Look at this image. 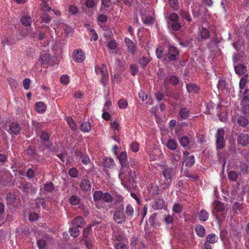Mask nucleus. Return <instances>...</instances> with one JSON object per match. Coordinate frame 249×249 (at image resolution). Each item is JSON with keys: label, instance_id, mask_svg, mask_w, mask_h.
Segmentation results:
<instances>
[{"label": "nucleus", "instance_id": "f257e3e1", "mask_svg": "<svg viewBox=\"0 0 249 249\" xmlns=\"http://www.w3.org/2000/svg\"><path fill=\"white\" fill-rule=\"evenodd\" d=\"M179 56L178 49L174 46H169L167 52L163 55V58L165 61L171 63L177 60Z\"/></svg>", "mask_w": 249, "mask_h": 249}, {"label": "nucleus", "instance_id": "f03ea898", "mask_svg": "<svg viewBox=\"0 0 249 249\" xmlns=\"http://www.w3.org/2000/svg\"><path fill=\"white\" fill-rule=\"evenodd\" d=\"M213 205L214 209L213 211V213L216 217V218L218 220H221L220 218H218V215L217 214L218 213H221V214L222 217L224 218L227 212V210L226 209L224 204L220 201L215 200L213 202Z\"/></svg>", "mask_w": 249, "mask_h": 249}, {"label": "nucleus", "instance_id": "7ed1b4c3", "mask_svg": "<svg viewBox=\"0 0 249 249\" xmlns=\"http://www.w3.org/2000/svg\"><path fill=\"white\" fill-rule=\"evenodd\" d=\"M121 174L120 176L121 178L123 177L122 179V184L124 185V187L128 191L131 192L132 188L134 187V178L131 172H128L127 174L124 175Z\"/></svg>", "mask_w": 249, "mask_h": 249}, {"label": "nucleus", "instance_id": "20e7f679", "mask_svg": "<svg viewBox=\"0 0 249 249\" xmlns=\"http://www.w3.org/2000/svg\"><path fill=\"white\" fill-rule=\"evenodd\" d=\"M225 131L223 128H219L215 134L216 150L218 151L225 146L226 140L224 138Z\"/></svg>", "mask_w": 249, "mask_h": 249}, {"label": "nucleus", "instance_id": "39448f33", "mask_svg": "<svg viewBox=\"0 0 249 249\" xmlns=\"http://www.w3.org/2000/svg\"><path fill=\"white\" fill-rule=\"evenodd\" d=\"M110 126L114 130V135L112 136V138L118 143H120V125L116 119H110Z\"/></svg>", "mask_w": 249, "mask_h": 249}, {"label": "nucleus", "instance_id": "423d86ee", "mask_svg": "<svg viewBox=\"0 0 249 249\" xmlns=\"http://www.w3.org/2000/svg\"><path fill=\"white\" fill-rule=\"evenodd\" d=\"M123 210L124 207H122V205L118 209H115L113 215V219L115 222L121 224L124 221L125 216Z\"/></svg>", "mask_w": 249, "mask_h": 249}, {"label": "nucleus", "instance_id": "0eeeda50", "mask_svg": "<svg viewBox=\"0 0 249 249\" xmlns=\"http://www.w3.org/2000/svg\"><path fill=\"white\" fill-rule=\"evenodd\" d=\"M95 72L97 74H101L102 76L101 82L102 84L105 86L108 81V73L107 66L103 65L101 67H96Z\"/></svg>", "mask_w": 249, "mask_h": 249}, {"label": "nucleus", "instance_id": "6e6552de", "mask_svg": "<svg viewBox=\"0 0 249 249\" xmlns=\"http://www.w3.org/2000/svg\"><path fill=\"white\" fill-rule=\"evenodd\" d=\"M162 173L166 181L172 182L175 175V172L173 168L167 166L163 167L162 168Z\"/></svg>", "mask_w": 249, "mask_h": 249}, {"label": "nucleus", "instance_id": "1a4fd4ad", "mask_svg": "<svg viewBox=\"0 0 249 249\" xmlns=\"http://www.w3.org/2000/svg\"><path fill=\"white\" fill-rule=\"evenodd\" d=\"M112 195H113L112 194ZM123 200V197L121 195H115L112 196L110 194V205H114L115 209H118L121 205L122 207H124V205L122 203Z\"/></svg>", "mask_w": 249, "mask_h": 249}, {"label": "nucleus", "instance_id": "9d476101", "mask_svg": "<svg viewBox=\"0 0 249 249\" xmlns=\"http://www.w3.org/2000/svg\"><path fill=\"white\" fill-rule=\"evenodd\" d=\"M124 43L127 47V50L132 55L136 53V47L133 42L128 37L124 38Z\"/></svg>", "mask_w": 249, "mask_h": 249}, {"label": "nucleus", "instance_id": "9b49d317", "mask_svg": "<svg viewBox=\"0 0 249 249\" xmlns=\"http://www.w3.org/2000/svg\"><path fill=\"white\" fill-rule=\"evenodd\" d=\"M237 141L243 146H247L249 144V136L247 134L241 133L238 136Z\"/></svg>", "mask_w": 249, "mask_h": 249}, {"label": "nucleus", "instance_id": "f8f14e48", "mask_svg": "<svg viewBox=\"0 0 249 249\" xmlns=\"http://www.w3.org/2000/svg\"><path fill=\"white\" fill-rule=\"evenodd\" d=\"M73 60L77 62L80 63L85 59L84 52L81 50H75L73 52Z\"/></svg>", "mask_w": 249, "mask_h": 249}, {"label": "nucleus", "instance_id": "ddd939ff", "mask_svg": "<svg viewBox=\"0 0 249 249\" xmlns=\"http://www.w3.org/2000/svg\"><path fill=\"white\" fill-rule=\"evenodd\" d=\"M190 111L186 107H181L179 111V117L181 120H187L190 117Z\"/></svg>", "mask_w": 249, "mask_h": 249}, {"label": "nucleus", "instance_id": "4468645a", "mask_svg": "<svg viewBox=\"0 0 249 249\" xmlns=\"http://www.w3.org/2000/svg\"><path fill=\"white\" fill-rule=\"evenodd\" d=\"M181 159V152L179 150H176L172 153L171 162L175 167L177 165L178 162Z\"/></svg>", "mask_w": 249, "mask_h": 249}, {"label": "nucleus", "instance_id": "2eb2a0df", "mask_svg": "<svg viewBox=\"0 0 249 249\" xmlns=\"http://www.w3.org/2000/svg\"><path fill=\"white\" fill-rule=\"evenodd\" d=\"M10 174L5 171H0V183L4 184L11 180Z\"/></svg>", "mask_w": 249, "mask_h": 249}, {"label": "nucleus", "instance_id": "dca6fc26", "mask_svg": "<svg viewBox=\"0 0 249 249\" xmlns=\"http://www.w3.org/2000/svg\"><path fill=\"white\" fill-rule=\"evenodd\" d=\"M186 87L187 90L189 93L197 94L198 93L200 89L199 87L195 84H187Z\"/></svg>", "mask_w": 249, "mask_h": 249}, {"label": "nucleus", "instance_id": "f3484780", "mask_svg": "<svg viewBox=\"0 0 249 249\" xmlns=\"http://www.w3.org/2000/svg\"><path fill=\"white\" fill-rule=\"evenodd\" d=\"M59 28L61 30L62 33L66 36L71 35L72 33L73 29L70 26L61 23L59 24Z\"/></svg>", "mask_w": 249, "mask_h": 249}, {"label": "nucleus", "instance_id": "a211bd4d", "mask_svg": "<svg viewBox=\"0 0 249 249\" xmlns=\"http://www.w3.org/2000/svg\"><path fill=\"white\" fill-rule=\"evenodd\" d=\"M152 60V58L149 56H143L139 59V64L141 67L145 69L147 65Z\"/></svg>", "mask_w": 249, "mask_h": 249}, {"label": "nucleus", "instance_id": "6ab92c4d", "mask_svg": "<svg viewBox=\"0 0 249 249\" xmlns=\"http://www.w3.org/2000/svg\"><path fill=\"white\" fill-rule=\"evenodd\" d=\"M195 231L199 237H204L206 235V230L201 225H197L196 226Z\"/></svg>", "mask_w": 249, "mask_h": 249}, {"label": "nucleus", "instance_id": "aec40b11", "mask_svg": "<svg viewBox=\"0 0 249 249\" xmlns=\"http://www.w3.org/2000/svg\"><path fill=\"white\" fill-rule=\"evenodd\" d=\"M80 187L83 191H89L91 188V183L89 180L83 179L80 183Z\"/></svg>", "mask_w": 249, "mask_h": 249}, {"label": "nucleus", "instance_id": "412c9836", "mask_svg": "<svg viewBox=\"0 0 249 249\" xmlns=\"http://www.w3.org/2000/svg\"><path fill=\"white\" fill-rule=\"evenodd\" d=\"M50 60V55L46 53H42L40 54V56L39 59L41 65H46L47 64H48Z\"/></svg>", "mask_w": 249, "mask_h": 249}, {"label": "nucleus", "instance_id": "4be33fe9", "mask_svg": "<svg viewBox=\"0 0 249 249\" xmlns=\"http://www.w3.org/2000/svg\"><path fill=\"white\" fill-rule=\"evenodd\" d=\"M21 130L19 124L17 122H13L10 126V130L11 133L18 134Z\"/></svg>", "mask_w": 249, "mask_h": 249}, {"label": "nucleus", "instance_id": "5701e85b", "mask_svg": "<svg viewBox=\"0 0 249 249\" xmlns=\"http://www.w3.org/2000/svg\"><path fill=\"white\" fill-rule=\"evenodd\" d=\"M234 70L237 74L241 75L246 72L247 67L242 64H238L234 66Z\"/></svg>", "mask_w": 249, "mask_h": 249}, {"label": "nucleus", "instance_id": "b1692460", "mask_svg": "<svg viewBox=\"0 0 249 249\" xmlns=\"http://www.w3.org/2000/svg\"><path fill=\"white\" fill-rule=\"evenodd\" d=\"M72 223L74 225L77 227L82 228L85 226L86 222L83 217L77 216L73 219Z\"/></svg>", "mask_w": 249, "mask_h": 249}, {"label": "nucleus", "instance_id": "393cba45", "mask_svg": "<svg viewBox=\"0 0 249 249\" xmlns=\"http://www.w3.org/2000/svg\"><path fill=\"white\" fill-rule=\"evenodd\" d=\"M166 146L171 150H176L178 146V143L174 139H169L166 142Z\"/></svg>", "mask_w": 249, "mask_h": 249}, {"label": "nucleus", "instance_id": "a878e982", "mask_svg": "<svg viewBox=\"0 0 249 249\" xmlns=\"http://www.w3.org/2000/svg\"><path fill=\"white\" fill-rule=\"evenodd\" d=\"M118 158L122 166L125 167L126 166L127 163V155L125 152H121Z\"/></svg>", "mask_w": 249, "mask_h": 249}, {"label": "nucleus", "instance_id": "bb28decb", "mask_svg": "<svg viewBox=\"0 0 249 249\" xmlns=\"http://www.w3.org/2000/svg\"><path fill=\"white\" fill-rule=\"evenodd\" d=\"M35 109L38 113H44L46 109L45 104L42 102H37L36 104Z\"/></svg>", "mask_w": 249, "mask_h": 249}, {"label": "nucleus", "instance_id": "cd10ccee", "mask_svg": "<svg viewBox=\"0 0 249 249\" xmlns=\"http://www.w3.org/2000/svg\"><path fill=\"white\" fill-rule=\"evenodd\" d=\"M22 24L25 26H30L33 21L32 18L28 15H25L20 19Z\"/></svg>", "mask_w": 249, "mask_h": 249}, {"label": "nucleus", "instance_id": "c85d7f7f", "mask_svg": "<svg viewBox=\"0 0 249 249\" xmlns=\"http://www.w3.org/2000/svg\"><path fill=\"white\" fill-rule=\"evenodd\" d=\"M218 238L214 233H211L207 235L205 238V241L211 244H214L218 241Z\"/></svg>", "mask_w": 249, "mask_h": 249}, {"label": "nucleus", "instance_id": "c756f323", "mask_svg": "<svg viewBox=\"0 0 249 249\" xmlns=\"http://www.w3.org/2000/svg\"><path fill=\"white\" fill-rule=\"evenodd\" d=\"M195 161V157L194 155H190L188 158H186L185 160H183L182 162V165L183 163L185 162V166L187 167H191L192 166Z\"/></svg>", "mask_w": 249, "mask_h": 249}, {"label": "nucleus", "instance_id": "7c9ffc66", "mask_svg": "<svg viewBox=\"0 0 249 249\" xmlns=\"http://www.w3.org/2000/svg\"><path fill=\"white\" fill-rule=\"evenodd\" d=\"M179 15L183 19L186 20L188 22H191L192 19L189 13L184 10H180L179 12Z\"/></svg>", "mask_w": 249, "mask_h": 249}, {"label": "nucleus", "instance_id": "2f4dec72", "mask_svg": "<svg viewBox=\"0 0 249 249\" xmlns=\"http://www.w3.org/2000/svg\"><path fill=\"white\" fill-rule=\"evenodd\" d=\"M198 217L200 221H205L208 219L209 213L206 210L202 209L198 213Z\"/></svg>", "mask_w": 249, "mask_h": 249}, {"label": "nucleus", "instance_id": "473e14b6", "mask_svg": "<svg viewBox=\"0 0 249 249\" xmlns=\"http://www.w3.org/2000/svg\"><path fill=\"white\" fill-rule=\"evenodd\" d=\"M165 201L161 198H159L156 200V201L153 204V207L155 209H161L164 206Z\"/></svg>", "mask_w": 249, "mask_h": 249}, {"label": "nucleus", "instance_id": "72a5a7b5", "mask_svg": "<svg viewBox=\"0 0 249 249\" xmlns=\"http://www.w3.org/2000/svg\"><path fill=\"white\" fill-rule=\"evenodd\" d=\"M167 23L174 31H178L181 28L180 23L179 22V20L172 22L171 23H170L169 21H168Z\"/></svg>", "mask_w": 249, "mask_h": 249}, {"label": "nucleus", "instance_id": "f704fd0d", "mask_svg": "<svg viewBox=\"0 0 249 249\" xmlns=\"http://www.w3.org/2000/svg\"><path fill=\"white\" fill-rule=\"evenodd\" d=\"M108 102L107 101L105 103V106L103 108V114L102 115L103 118L106 120H109V113L108 112Z\"/></svg>", "mask_w": 249, "mask_h": 249}, {"label": "nucleus", "instance_id": "c9c22d12", "mask_svg": "<svg viewBox=\"0 0 249 249\" xmlns=\"http://www.w3.org/2000/svg\"><path fill=\"white\" fill-rule=\"evenodd\" d=\"M180 144L183 147L187 146L190 142V138L187 136H183L178 140Z\"/></svg>", "mask_w": 249, "mask_h": 249}, {"label": "nucleus", "instance_id": "e433bc0d", "mask_svg": "<svg viewBox=\"0 0 249 249\" xmlns=\"http://www.w3.org/2000/svg\"><path fill=\"white\" fill-rule=\"evenodd\" d=\"M237 122L239 125L245 127L248 124L249 121L245 117L241 116L238 117Z\"/></svg>", "mask_w": 249, "mask_h": 249}, {"label": "nucleus", "instance_id": "4c0bfd02", "mask_svg": "<svg viewBox=\"0 0 249 249\" xmlns=\"http://www.w3.org/2000/svg\"><path fill=\"white\" fill-rule=\"evenodd\" d=\"M228 177L230 180L236 181L238 179V174L235 171L231 170L228 172Z\"/></svg>", "mask_w": 249, "mask_h": 249}, {"label": "nucleus", "instance_id": "58836bf2", "mask_svg": "<svg viewBox=\"0 0 249 249\" xmlns=\"http://www.w3.org/2000/svg\"><path fill=\"white\" fill-rule=\"evenodd\" d=\"M7 82L10 87L11 89L14 91L17 89L18 84L17 82L12 78L9 77L7 78Z\"/></svg>", "mask_w": 249, "mask_h": 249}, {"label": "nucleus", "instance_id": "ea45409f", "mask_svg": "<svg viewBox=\"0 0 249 249\" xmlns=\"http://www.w3.org/2000/svg\"><path fill=\"white\" fill-rule=\"evenodd\" d=\"M183 206L179 203H175L172 207V211L174 213L179 214L182 211Z\"/></svg>", "mask_w": 249, "mask_h": 249}, {"label": "nucleus", "instance_id": "a19ab883", "mask_svg": "<svg viewBox=\"0 0 249 249\" xmlns=\"http://www.w3.org/2000/svg\"><path fill=\"white\" fill-rule=\"evenodd\" d=\"M142 243V241H140L137 236H133L131 239V246L132 249H137V246L139 244Z\"/></svg>", "mask_w": 249, "mask_h": 249}, {"label": "nucleus", "instance_id": "79ce46f5", "mask_svg": "<svg viewBox=\"0 0 249 249\" xmlns=\"http://www.w3.org/2000/svg\"><path fill=\"white\" fill-rule=\"evenodd\" d=\"M168 80L173 86H176L179 82L178 77L174 75H172L169 76Z\"/></svg>", "mask_w": 249, "mask_h": 249}, {"label": "nucleus", "instance_id": "37998d69", "mask_svg": "<svg viewBox=\"0 0 249 249\" xmlns=\"http://www.w3.org/2000/svg\"><path fill=\"white\" fill-rule=\"evenodd\" d=\"M91 129V126L89 122L83 123L80 126L81 131L84 132H88Z\"/></svg>", "mask_w": 249, "mask_h": 249}, {"label": "nucleus", "instance_id": "c03bdc74", "mask_svg": "<svg viewBox=\"0 0 249 249\" xmlns=\"http://www.w3.org/2000/svg\"><path fill=\"white\" fill-rule=\"evenodd\" d=\"M2 43L4 45H10L15 43V40L10 37L3 36L2 38Z\"/></svg>", "mask_w": 249, "mask_h": 249}, {"label": "nucleus", "instance_id": "a18cd8bd", "mask_svg": "<svg viewBox=\"0 0 249 249\" xmlns=\"http://www.w3.org/2000/svg\"><path fill=\"white\" fill-rule=\"evenodd\" d=\"M125 214L129 217H132L133 216L134 209L131 205L128 204L126 206L125 209Z\"/></svg>", "mask_w": 249, "mask_h": 249}, {"label": "nucleus", "instance_id": "49530a36", "mask_svg": "<svg viewBox=\"0 0 249 249\" xmlns=\"http://www.w3.org/2000/svg\"><path fill=\"white\" fill-rule=\"evenodd\" d=\"M149 192L152 195H157L160 194V189L158 186L152 185L149 189Z\"/></svg>", "mask_w": 249, "mask_h": 249}, {"label": "nucleus", "instance_id": "de8ad7c7", "mask_svg": "<svg viewBox=\"0 0 249 249\" xmlns=\"http://www.w3.org/2000/svg\"><path fill=\"white\" fill-rule=\"evenodd\" d=\"M16 199V196L15 194L13 193H9L7 195V201L8 204H13Z\"/></svg>", "mask_w": 249, "mask_h": 249}, {"label": "nucleus", "instance_id": "09e8293b", "mask_svg": "<svg viewBox=\"0 0 249 249\" xmlns=\"http://www.w3.org/2000/svg\"><path fill=\"white\" fill-rule=\"evenodd\" d=\"M70 202L73 205H78L80 203V198L77 196H71L69 199Z\"/></svg>", "mask_w": 249, "mask_h": 249}, {"label": "nucleus", "instance_id": "8fccbe9b", "mask_svg": "<svg viewBox=\"0 0 249 249\" xmlns=\"http://www.w3.org/2000/svg\"><path fill=\"white\" fill-rule=\"evenodd\" d=\"M143 22L144 24L147 25H152L154 23V18L151 16H146L144 18H142Z\"/></svg>", "mask_w": 249, "mask_h": 249}, {"label": "nucleus", "instance_id": "3c124183", "mask_svg": "<svg viewBox=\"0 0 249 249\" xmlns=\"http://www.w3.org/2000/svg\"><path fill=\"white\" fill-rule=\"evenodd\" d=\"M69 232L71 235L73 237H76L79 234V230L76 227L70 228Z\"/></svg>", "mask_w": 249, "mask_h": 249}, {"label": "nucleus", "instance_id": "603ef678", "mask_svg": "<svg viewBox=\"0 0 249 249\" xmlns=\"http://www.w3.org/2000/svg\"><path fill=\"white\" fill-rule=\"evenodd\" d=\"M169 20L170 23L179 20V17L176 13H172L169 16Z\"/></svg>", "mask_w": 249, "mask_h": 249}, {"label": "nucleus", "instance_id": "864d4df0", "mask_svg": "<svg viewBox=\"0 0 249 249\" xmlns=\"http://www.w3.org/2000/svg\"><path fill=\"white\" fill-rule=\"evenodd\" d=\"M210 32L206 28H203L201 31V36L203 39H207L210 37Z\"/></svg>", "mask_w": 249, "mask_h": 249}, {"label": "nucleus", "instance_id": "5fc2aeb1", "mask_svg": "<svg viewBox=\"0 0 249 249\" xmlns=\"http://www.w3.org/2000/svg\"><path fill=\"white\" fill-rule=\"evenodd\" d=\"M248 75H245L242 77L239 82V88L241 89H244L247 81Z\"/></svg>", "mask_w": 249, "mask_h": 249}, {"label": "nucleus", "instance_id": "6e6d98bb", "mask_svg": "<svg viewBox=\"0 0 249 249\" xmlns=\"http://www.w3.org/2000/svg\"><path fill=\"white\" fill-rule=\"evenodd\" d=\"M249 102V89H246L243 94L242 103L246 104Z\"/></svg>", "mask_w": 249, "mask_h": 249}, {"label": "nucleus", "instance_id": "4d7b16f0", "mask_svg": "<svg viewBox=\"0 0 249 249\" xmlns=\"http://www.w3.org/2000/svg\"><path fill=\"white\" fill-rule=\"evenodd\" d=\"M26 55L29 58H33L35 55V49L31 48L27 49Z\"/></svg>", "mask_w": 249, "mask_h": 249}, {"label": "nucleus", "instance_id": "13d9d810", "mask_svg": "<svg viewBox=\"0 0 249 249\" xmlns=\"http://www.w3.org/2000/svg\"><path fill=\"white\" fill-rule=\"evenodd\" d=\"M169 3L174 10H177L178 8V0H169Z\"/></svg>", "mask_w": 249, "mask_h": 249}, {"label": "nucleus", "instance_id": "bf43d9fd", "mask_svg": "<svg viewBox=\"0 0 249 249\" xmlns=\"http://www.w3.org/2000/svg\"><path fill=\"white\" fill-rule=\"evenodd\" d=\"M104 194L101 191H95L93 194L94 200L95 201L101 200V196H103Z\"/></svg>", "mask_w": 249, "mask_h": 249}, {"label": "nucleus", "instance_id": "052dcab7", "mask_svg": "<svg viewBox=\"0 0 249 249\" xmlns=\"http://www.w3.org/2000/svg\"><path fill=\"white\" fill-rule=\"evenodd\" d=\"M44 188L45 191L51 192L54 190V188L53 183L48 182L44 185Z\"/></svg>", "mask_w": 249, "mask_h": 249}, {"label": "nucleus", "instance_id": "680f3d73", "mask_svg": "<svg viewBox=\"0 0 249 249\" xmlns=\"http://www.w3.org/2000/svg\"><path fill=\"white\" fill-rule=\"evenodd\" d=\"M67 122L70 125V127L71 129L73 130H75L77 129V126L75 124L74 122L73 121V119L71 117H68L67 118Z\"/></svg>", "mask_w": 249, "mask_h": 249}, {"label": "nucleus", "instance_id": "e2e57ef3", "mask_svg": "<svg viewBox=\"0 0 249 249\" xmlns=\"http://www.w3.org/2000/svg\"><path fill=\"white\" fill-rule=\"evenodd\" d=\"M98 20L99 22V25L101 27H103L104 23L107 20V17L101 14L98 16Z\"/></svg>", "mask_w": 249, "mask_h": 249}, {"label": "nucleus", "instance_id": "0e129e2a", "mask_svg": "<svg viewBox=\"0 0 249 249\" xmlns=\"http://www.w3.org/2000/svg\"><path fill=\"white\" fill-rule=\"evenodd\" d=\"M130 73L132 75L135 76L138 72L139 69L138 67L136 65H131L130 66Z\"/></svg>", "mask_w": 249, "mask_h": 249}, {"label": "nucleus", "instance_id": "69168bd1", "mask_svg": "<svg viewBox=\"0 0 249 249\" xmlns=\"http://www.w3.org/2000/svg\"><path fill=\"white\" fill-rule=\"evenodd\" d=\"M130 149L134 152H137L139 149V144L137 142H133L130 146Z\"/></svg>", "mask_w": 249, "mask_h": 249}, {"label": "nucleus", "instance_id": "338daca9", "mask_svg": "<svg viewBox=\"0 0 249 249\" xmlns=\"http://www.w3.org/2000/svg\"><path fill=\"white\" fill-rule=\"evenodd\" d=\"M127 105V102L124 99H120L118 101V106L120 108H125Z\"/></svg>", "mask_w": 249, "mask_h": 249}, {"label": "nucleus", "instance_id": "774afa93", "mask_svg": "<svg viewBox=\"0 0 249 249\" xmlns=\"http://www.w3.org/2000/svg\"><path fill=\"white\" fill-rule=\"evenodd\" d=\"M114 247L115 249H128L127 246L124 243L122 242L116 243Z\"/></svg>", "mask_w": 249, "mask_h": 249}]
</instances>
